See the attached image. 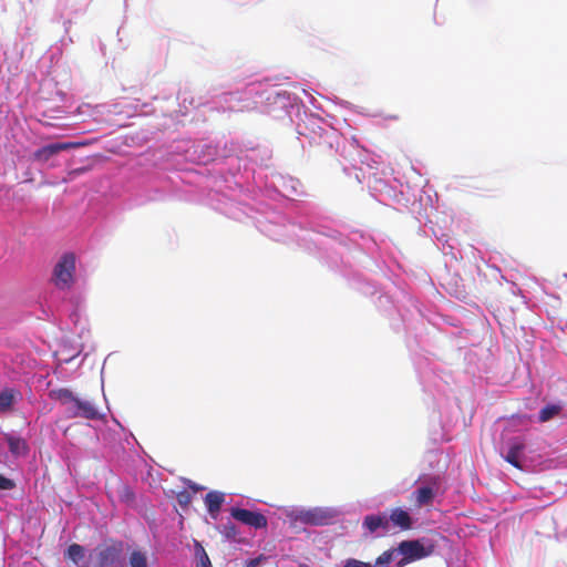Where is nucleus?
<instances>
[{"mask_svg": "<svg viewBox=\"0 0 567 567\" xmlns=\"http://www.w3.org/2000/svg\"><path fill=\"white\" fill-rule=\"evenodd\" d=\"M49 396L63 405L65 414L71 419L97 420L102 416L92 401L81 400L69 389L51 390Z\"/></svg>", "mask_w": 567, "mask_h": 567, "instance_id": "obj_1", "label": "nucleus"}, {"mask_svg": "<svg viewBox=\"0 0 567 567\" xmlns=\"http://www.w3.org/2000/svg\"><path fill=\"white\" fill-rule=\"evenodd\" d=\"M75 257L73 254H64L53 269L52 280L61 290L70 289L74 284Z\"/></svg>", "mask_w": 567, "mask_h": 567, "instance_id": "obj_2", "label": "nucleus"}, {"mask_svg": "<svg viewBox=\"0 0 567 567\" xmlns=\"http://www.w3.org/2000/svg\"><path fill=\"white\" fill-rule=\"evenodd\" d=\"M398 553L402 555V558L396 565L403 567L411 561L429 556L432 553V546L425 548L419 540H403L398 547Z\"/></svg>", "mask_w": 567, "mask_h": 567, "instance_id": "obj_3", "label": "nucleus"}, {"mask_svg": "<svg viewBox=\"0 0 567 567\" xmlns=\"http://www.w3.org/2000/svg\"><path fill=\"white\" fill-rule=\"evenodd\" d=\"M123 550L122 542L110 540L95 548L99 567L111 566L117 561Z\"/></svg>", "mask_w": 567, "mask_h": 567, "instance_id": "obj_4", "label": "nucleus"}, {"mask_svg": "<svg viewBox=\"0 0 567 567\" xmlns=\"http://www.w3.org/2000/svg\"><path fill=\"white\" fill-rule=\"evenodd\" d=\"M230 515L236 520L256 529L266 528L268 525L267 517L259 512L234 507L230 509Z\"/></svg>", "mask_w": 567, "mask_h": 567, "instance_id": "obj_5", "label": "nucleus"}, {"mask_svg": "<svg viewBox=\"0 0 567 567\" xmlns=\"http://www.w3.org/2000/svg\"><path fill=\"white\" fill-rule=\"evenodd\" d=\"M332 517L333 515L331 514V512L316 507L307 511H301L298 514L297 519L307 525L322 526L329 524Z\"/></svg>", "mask_w": 567, "mask_h": 567, "instance_id": "obj_6", "label": "nucleus"}, {"mask_svg": "<svg viewBox=\"0 0 567 567\" xmlns=\"http://www.w3.org/2000/svg\"><path fill=\"white\" fill-rule=\"evenodd\" d=\"M78 145H79L78 143H72V142L53 143V144H49V145H45V146L37 150L32 156H33L34 161L40 162V163H45L53 156L61 153L62 151H68V150L74 148Z\"/></svg>", "mask_w": 567, "mask_h": 567, "instance_id": "obj_7", "label": "nucleus"}, {"mask_svg": "<svg viewBox=\"0 0 567 567\" xmlns=\"http://www.w3.org/2000/svg\"><path fill=\"white\" fill-rule=\"evenodd\" d=\"M362 528L368 532V534H374L379 529H382L384 533L390 529V519L386 514H378V515H367L362 522Z\"/></svg>", "mask_w": 567, "mask_h": 567, "instance_id": "obj_8", "label": "nucleus"}, {"mask_svg": "<svg viewBox=\"0 0 567 567\" xmlns=\"http://www.w3.org/2000/svg\"><path fill=\"white\" fill-rule=\"evenodd\" d=\"M204 502L212 518L216 519L225 502V494L219 491H210L206 494Z\"/></svg>", "mask_w": 567, "mask_h": 567, "instance_id": "obj_9", "label": "nucleus"}, {"mask_svg": "<svg viewBox=\"0 0 567 567\" xmlns=\"http://www.w3.org/2000/svg\"><path fill=\"white\" fill-rule=\"evenodd\" d=\"M388 518L390 519V523L402 530H408L412 527V518L410 514L402 508L392 509Z\"/></svg>", "mask_w": 567, "mask_h": 567, "instance_id": "obj_10", "label": "nucleus"}, {"mask_svg": "<svg viewBox=\"0 0 567 567\" xmlns=\"http://www.w3.org/2000/svg\"><path fill=\"white\" fill-rule=\"evenodd\" d=\"M7 442H8L10 452L16 456H24L29 453V446H28L25 440H23L22 437L8 435Z\"/></svg>", "mask_w": 567, "mask_h": 567, "instance_id": "obj_11", "label": "nucleus"}, {"mask_svg": "<svg viewBox=\"0 0 567 567\" xmlns=\"http://www.w3.org/2000/svg\"><path fill=\"white\" fill-rule=\"evenodd\" d=\"M412 498L417 507L430 504L434 498V491L429 486H422L412 493Z\"/></svg>", "mask_w": 567, "mask_h": 567, "instance_id": "obj_12", "label": "nucleus"}, {"mask_svg": "<svg viewBox=\"0 0 567 567\" xmlns=\"http://www.w3.org/2000/svg\"><path fill=\"white\" fill-rule=\"evenodd\" d=\"M524 450V444L522 443H513L509 449H508V452L505 456V460L506 462H508L509 464H512L513 466H515L516 468H522V464L519 462V457L522 455V452Z\"/></svg>", "mask_w": 567, "mask_h": 567, "instance_id": "obj_13", "label": "nucleus"}, {"mask_svg": "<svg viewBox=\"0 0 567 567\" xmlns=\"http://www.w3.org/2000/svg\"><path fill=\"white\" fill-rule=\"evenodd\" d=\"M17 392L12 389H6L0 392V412H7L11 410L16 401Z\"/></svg>", "mask_w": 567, "mask_h": 567, "instance_id": "obj_14", "label": "nucleus"}, {"mask_svg": "<svg viewBox=\"0 0 567 567\" xmlns=\"http://www.w3.org/2000/svg\"><path fill=\"white\" fill-rule=\"evenodd\" d=\"M561 411L559 404H548L539 411L538 420L542 423L548 422L553 417L557 416Z\"/></svg>", "mask_w": 567, "mask_h": 567, "instance_id": "obj_15", "label": "nucleus"}, {"mask_svg": "<svg viewBox=\"0 0 567 567\" xmlns=\"http://www.w3.org/2000/svg\"><path fill=\"white\" fill-rule=\"evenodd\" d=\"M66 556L73 563L79 564V561L84 557V547L79 544H72L66 550Z\"/></svg>", "mask_w": 567, "mask_h": 567, "instance_id": "obj_16", "label": "nucleus"}, {"mask_svg": "<svg viewBox=\"0 0 567 567\" xmlns=\"http://www.w3.org/2000/svg\"><path fill=\"white\" fill-rule=\"evenodd\" d=\"M399 555L398 548L388 549L383 551L375 560V565L382 567L383 565H388L395 559Z\"/></svg>", "mask_w": 567, "mask_h": 567, "instance_id": "obj_17", "label": "nucleus"}, {"mask_svg": "<svg viewBox=\"0 0 567 567\" xmlns=\"http://www.w3.org/2000/svg\"><path fill=\"white\" fill-rule=\"evenodd\" d=\"M131 567H147V559L144 553L134 550L130 556Z\"/></svg>", "mask_w": 567, "mask_h": 567, "instance_id": "obj_18", "label": "nucleus"}, {"mask_svg": "<svg viewBox=\"0 0 567 567\" xmlns=\"http://www.w3.org/2000/svg\"><path fill=\"white\" fill-rule=\"evenodd\" d=\"M196 555H197V567H212V563H210V559H209L207 553L199 544H197Z\"/></svg>", "mask_w": 567, "mask_h": 567, "instance_id": "obj_19", "label": "nucleus"}, {"mask_svg": "<svg viewBox=\"0 0 567 567\" xmlns=\"http://www.w3.org/2000/svg\"><path fill=\"white\" fill-rule=\"evenodd\" d=\"M192 499H193L192 494L186 489L181 491L176 494V501H177L178 505L183 508L188 507L189 504L192 503Z\"/></svg>", "mask_w": 567, "mask_h": 567, "instance_id": "obj_20", "label": "nucleus"}, {"mask_svg": "<svg viewBox=\"0 0 567 567\" xmlns=\"http://www.w3.org/2000/svg\"><path fill=\"white\" fill-rule=\"evenodd\" d=\"M342 567H371V565L355 558H349L344 561Z\"/></svg>", "mask_w": 567, "mask_h": 567, "instance_id": "obj_21", "label": "nucleus"}, {"mask_svg": "<svg viewBox=\"0 0 567 567\" xmlns=\"http://www.w3.org/2000/svg\"><path fill=\"white\" fill-rule=\"evenodd\" d=\"M223 533L227 538H235L237 536V528L233 523H228L224 525Z\"/></svg>", "mask_w": 567, "mask_h": 567, "instance_id": "obj_22", "label": "nucleus"}, {"mask_svg": "<svg viewBox=\"0 0 567 567\" xmlns=\"http://www.w3.org/2000/svg\"><path fill=\"white\" fill-rule=\"evenodd\" d=\"M16 486L14 482L0 474V489L8 491Z\"/></svg>", "mask_w": 567, "mask_h": 567, "instance_id": "obj_23", "label": "nucleus"}, {"mask_svg": "<svg viewBox=\"0 0 567 567\" xmlns=\"http://www.w3.org/2000/svg\"><path fill=\"white\" fill-rule=\"evenodd\" d=\"M261 557H258V558H255V559H251L249 560V563L247 564V567H255L259 564Z\"/></svg>", "mask_w": 567, "mask_h": 567, "instance_id": "obj_24", "label": "nucleus"}, {"mask_svg": "<svg viewBox=\"0 0 567 567\" xmlns=\"http://www.w3.org/2000/svg\"><path fill=\"white\" fill-rule=\"evenodd\" d=\"M189 487H190L193 491H195V492H197V491L202 489V487H200V486H197V485H196V484H194V483H193V484H190V485H189Z\"/></svg>", "mask_w": 567, "mask_h": 567, "instance_id": "obj_25", "label": "nucleus"}, {"mask_svg": "<svg viewBox=\"0 0 567 567\" xmlns=\"http://www.w3.org/2000/svg\"><path fill=\"white\" fill-rule=\"evenodd\" d=\"M298 567H309L307 564H300Z\"/></svg>", "mask_w": 567, "mask_h": 567, "instance_id": "obj_26", "label": "nucleus"}]
</instances>
